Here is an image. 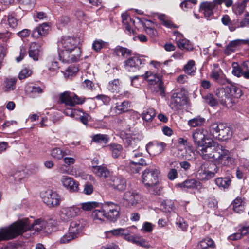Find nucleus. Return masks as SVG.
Returning <instances> with one entry per match:
<instances>
[{
	"label": "nucleus",
	"instance_id": "obj_1",
	"mask_svg": "<svg viewBox=\"0 0 249 249\" xmlns=\"http://www.w3.org/2000/svg\"><path fill=\"white\" fill-rule=\"evenodd\" d=\"M46 224V221L42 219H37L32 224H31L28 218L18 220L9 226L0 229V241L15 238L23 233L28 231L30 233L26 236L27 238L30 236L32 234H34L32 232L33 231L37 232L41 231H44Z\"/></svg>",
	"mask_w": 249,
	"mask_h": 249
},
{
	"label": "nucleus",
	"instance_id": "obj_2",
	"mask_svg": "<svg viewBox=\"0 0 249 249\" xmlns=\"http://www.w3.org/2000/svg\"><path fill=\"white\" fill-rule=\"evenodd\" d=\"M79 38L63 36L58 41L59 59L64 63H72L79 60L81 51L79 47Z\"/></svg>",
	"mask_w": 249,
	"mask_h": 249
},
{
	"label": "nucleus",
	"instance_id": "obj_3",
	"mask_svg": "<svg viewBox=\"0 0 249 249\" xmlns=\"http://www.w3.org/2000/svg\"><path fill=\"white\" fill-rule=\"evenodd\" d=\"M159 170L155 167L146 168L142 173V182L151 194L158 195L160 193V190L157 187L159 183Z\"/></svg>",
	"mask_w": 249,
	"mask_h": 249
},
{
	"label": "nucleus",
	"instance_id": "obj_4",
	"mask_svg": "<svg viewBox=\"0 0 249 249\" xmlns=\"http://www.w3.org/2000/svg\"><path fill=\"white\" fill-rule=\"evenodd\" d=\"M222 148V145L210 140L197 149L199 155L206 160L213 161L217 155L218 151Z\"/></svg>",
	"mask_w": 249,
	"mask_h": 249
},
{
	"label": "nucleus",
	"instance_id": "obj_5",
	"mask_svg": "<svg viewBox=\"0 0 249 249\" xmlns=\"http://www.w3.org/2000/svg\"><path fill=\"white\" fill-rule=\"evenodd\" d=\"M187 96L186 90L183 89H176L171 95L169 107L174 111L181 110L187 104Z\"/></svg>",
	"mask_w": 249,
	"mask_h": 249
},
{
	"label": "nucleus",
	"instance_id": "obj_6",
	"mask_svg": "<svg viewBox=\"0 0 249 249\" xmlns=\"http://www.w3.org/2000/svg\"><path fill=\"white\" fill-rule=\"evenodd\" d=\"M142 78L146 80L151 88L153 87L154 90L156 92H160L161 95L165 94L164 83L158 74L151 71H146L144 74L142 75Z\"/></svg>",
	"mask_w": 249,
	"mask_h": 249
},
{
	"label": "nucleus",
	"instance_id": "obj_7",
	"mask_svg": "<svg viewBox=\"0 0 249 249\" xmlns=\"http://www.w3.org/2000/svg\"><path fill=\"white\" fill-rule=\"evenodd\" d=\"M216 96L220 104L227 107H231L236 103V100L232 98L226 87L216 89Z\"/></svg>",
	"mask_w": 249,
	"mask_h": 249
},
{
	"label": "nucleus",
	"instance_id": "obj_8",
	"mask_svg": "<svg viewBox=\"0 0 249 249\" xmlns=\"http://www.w3.org/2000/svg\"><path fill=\"white\" fill-rule=\"evenodd\" d=\"M59 101L61 104H64L66 106L73 107L76 105L83 103L85 99L79 97L70 91H65L60 94Z\"/></svg>",
	"mask_w": 249,
	"mask_h": 249
},
{
	"label": "nucleus",
	"instance_id": "obj_9",
	"mask_svg": "<svg viewBox=\"0 0 249 249\" xmlns=\"http://www.w3.org/2000/svg\"><path fill=\"white\" fill-rule=\"evenodd\" d=\"M104 208L106 213V219L112 222L116 221L120 215L119 205L111 201H107L104 203Z\"/></svg>",
	"mask_w": 249,
	"mask_h": 249
},
{
	"label": "nucleus",
	"instance_id": "obj_10",
	"mask_svg": "<svg viewBox=\"0 0 249 249\" xmlns=\"http://www.w3.org/2000/svg\"><path fill=\"white\" fill-rule=\"evenodd\" d=\"M41 197L43 202L49 207L57 206L61 201L59 195L52 190H48L42 193Z\"/></svg>",
	"mask_w": 249,
	"mask_h": 249
},
{
	"label": "nucleus",
	"instance_id": "obj_11",
	"mask_svg": "<svg viewBox=\"0 0 249 249\" xmlns=\"http://www.w3.org/2000/svg\"><path fill=\"white\" fill-rule=\"evenodd\" d=\"M123 204L126 207H135L142 200L141 195L135 191H126L123 196Z\"/></svg>",
	"mask_w": 249,
	"mask_h": 249
},
{
	"label": "nucleus",
	"instance_id": "obj_12",
	"mask_svg": "<svg viewBox=\"0 0 249 249\" xmlns=\"http://www.w3.org/2000/svg\"><path fill=\"white\" fill-rule=\"evenodd\" d=\"M107 184L112 189L119 192L124 191L127 186L126 179L120 175L110 176Z\"/></svg>",
	"mask_w": 249,
	"mask_h": 249
},
{
	"label": "nucleus",
	"instance_id": "obj_13",
	"mask_svg": "<svg viewBox=\"0 0 249 249\" xmlns=\"http://www.w3.org/2000/svg\"><path fill=\"white\" fill-rule=\"evenodd\" d=\"M213 161L222 166H229L233 163L234 159L231 157L229 151L222 146Z\"/></svg>",
	"mask_w": 249,
	"mask_h": 249
},
{
	"label": "nucleus",
	"instance_id": "obj_14",
	"mask_svg": "<svg viewBox=\"0 0 249 249\" xmlns=\"http://www.w3.org/2000/svg\"><path fill=\"white\" fill-rule=\"evenodd\" d=\"M145 63V60L142 56L136 55L125 60L124 65L127 71L134 72L139 70Z\"/></svg>",
	"mask_w": 249,
	"mask_h": 249
},
{
	"label": "nucleus",
	"instance_id": "obj_15",
	"mask_svg": "<svg viewBox=\"0 0 249 249\" xmlns=\"http://www.w3.org/2000/svg\"><path fill=\"white\" fill-rule=\"evenodd\" d=\"M80 213V209L77 206L63 207L59 212L60 220L63 222L69 221L79 215Z\"/></svg>",
	"mask_w": 249,
	"mask_h": 249
},
{
	"label": "nucleus",
	"instance_id": "obj_16",
	"mask_svg": "<svg viewBox=\"0 0 249 249\" xmlns=\"http://www.w3.org/2000/svg\"><path fill=\"white\" fill-rule=\"evenodd\" d=\"M142 138V134L139 133L128 135L125 139L124 145L129 151H131L134 149H138L140 147V142Z\"/></svg>",
	"mask_w": 249,
	"mask_h": 249
},
{
	"label": "nucleus",
	"instance_id": "obj_17",
	"mask_svg": "<svg viewBox=\"0 0 249 249\" xmlns=\"http://www.w3.org/2000/svg\"><path fill=\"white\" fill-rule=\"evenodd\" d=\"M218 171L217 167L214 168L213 171H210L206 168L205 163H202L198 169L196 174L197 178L200 180H208L213 178L215 173Z\"/></svg>",
	"mask_w": 249,
	"mask_h": 249
},
{
	"label": "nucleus",
	"instance_id": "obj_18",
	"mask_svg": "<svg viewBox=\"0 0 249 249\" xmlns=\"http://www.w3.org/2000/svg\"><path fill=\"white\" fill-rule=\"evenodd\" d=\"M61 183L64 187L71 193L77 192L79 190V183L73 178L67 175L62 176Z\"/></svg>",
	"mask_w": 249,
	"mask_h": 249
},
{
	"label": "nucleus",
	"instance_id": "obj_19",
	"mask_svg": "<svg viewBox=\"0 0 249 249\" xmlns=\"http://www.w3.org/2000/svg\"><path fill=\"white\" fill-rule=\"evenodd\" d=\"M205 133L206 131L203 129H196L193 133V140L197 149L207 142L206 140H209Z\"/></svg>",
	"mask_w": 249,
	"mask_h": 249
},
{
	"label": "nucleus",
	"instance_id": "obj_20",
	"mask_svg": "<svg viewBox=\"0 0 249 249\" xmlns=\"http://www.w3.org/2000/svg\"><path fill=\"white\" fill-rule=\"evenodd\" d=\"M167 144L163 142L153 141L147 144L146 148L149 152H151L154 155H158L164 150Z\"/></svg>",
	"mask_w": 249,
	"mask_h": 249
},
{
	"label": "nucleus",
	"instance_id": "obj_21",
	"mask_svg": "<svg viewBox=\"0 0 249 249\" xmlns=\"http://www.w3.org/2000/svg\"><path fill=\"white\" fill-rule=\"evenodd\" d=\"M242 44H248L249 45V39H236L230 42L224 51V54L227 55H230L234 53L236 49Z\"/></svg>",
	"mask_w": 249,
	"mask_h": 249
},
{
	"label": "nucleus",
	"instance_id": "obj_22",
	"mask_svg": "<svg viewBox=\"0 0 249 249\" xmlns=\"http://www.w3.org/2000/svg\"><path fill=\"white\" fill-rule=\"evenodd\" d=\"M129 152L130 161L132 162L133 165H135L136 164H139L142 166L147 165L142 152H140L138 149H134Z\"/></svg>",
	"mask_w": 249,
	"mask_h": 249
},
{
	"label": "nucleus",
	"instance_id": "obj_23",
	"mask_svg": "<svg viewBox=\"0 0 249 249\" xmlns=\"http://www.w3.org/2000/svg\"><path fill=\"white\" fill-rule=\"evenodd\" d=\"M41 52V45L40 43L32 42L30 44L28 50L29 56L34 61L38 60Z\"/></svg>",
	"mask_w": 249,
	"mask_h": 249
},
{
	"label": "nucleus",
	"instance_id": "obj_24",
	"mask_svg": "<svg viewBox=\"0 0 249 249\" xmlns=\"http://www.w3.org/2000/svg\"><path fill=\"white\" fill-rule=\"evenodd\" d=\"M72 152L68 149H61L59 147L52 148L50 150V155L53 159L60 160L66 156L72 155Z\"/></svg>",
	"mask_w": 249,
	"mask_h": 249
},
{
	"label": "nucleus",
	"instance_id": "obj_25",
	"mask_svg": "<svg viewBox=\"0 0 249 249\" xmlns=\"http://www.w3.org/2000/svg\"><path fill=\"white\" fill-rule=\"evenodd\" d=\"M26 94L31 98H36L43 92V89L36 84L27 85L25 88Z\"/></svg>",
	"mask_w": 249,
	"mask_h": 249
},
{
	"label": "nucleus",
	"instance_id": "obj_26",
	"mask_svg": "<svg viewBox=\"0 0 249 249\" xmlns=\"http://www.w3.org/2000/svg\"><path fill=\"white\" fill-rule=\"evenodd\" d=\"M130 107V103L128 101L117 103L113 105L111 108V111L115 114H120L127 112Z\"/></svg>",
	"mask_w": 249,
	"mask_h": 249
},
{
	"label": "nucleus",
	"instance_id": "obj_27",
	"mask_svg": "<svg viewBox=\"0 0 249 249\" xmlns=\"http://www.w3.org/2000/svg\"><path fill=\"white\" fill-rule=\"evenodd\" d=\"M50 29V26L47 23H43L35 28L32 32V36L35 38H39L46 36Z\"/></svg>",
	"mask_w": 249,
	"mask_h": 249
},
{
	"label": "nucleus",
	"instance_id": "obj_28",
	"mask_svg": "<svg viewBox=\"0 0 249 249\" xmlns=\"http://www.w3.org/2000/svg\"><path fill=\"white\" fill-rule=\"evenodd\" d=\"M176 156L180 159L190 160L194 158L195 153L190 148L183 149L181 147H179L177 149Z\"/></svg>",
	"mask_w": 249,
	"mask_h": 249
},
{
	"label": "nucleus",
	"instance_id": "obj_29",
	"mask_svg": "<svg viewBox=\"0 0 249 249\" xmlns=\"http://www.w3.org/2000/svg\"><path fill=\"white\" fill-rule=\"evenodd\" d=\"M232 136V132L226 124H224L223 127L219 131L216 139L224 141L230 139Z\"/></svg>",
	"mask_w": 249,
	"mask_h": 249
},
{
	"label": "nucleus",
	"instance_id": "obj_30",
	"mask_svg": "<svg viewBox=\"0 0 249 249\" xmlns=\"http://www.w3.org/2000/svg\"><path fill=\"white\" fill-rule=\"evenodd\" d=\"M214 7L213 4L211 2H202L200 6V10L202 12L206 18H211L213 14Z\"/></svg>",
	"mask_w": 249,
	"mask_h": 249
},
{
	"label": "nucleus",
	"instance_id": "obj_31",
	"mask_svg": "<svg viewBox=\"0 0 249 249\" xmlns=\"http://www.w3.org/2000/svg\"><path fill=\"white\" fill-rule=\"evenodd\" d=\"M93 172L98 177L107 178L110 177V172L104 166H93Z\"/></svg>",
	"mask_w": 249,
	"mask_h": 249
},
{
	"label": "nucleus",
	"instance_id": "obj_32",
	"mask_svg": "<svg viewBox=\"0 0 249 249\" xmlns=\"http://www.w3.org/2000/svg\"><path fill=\"white\" fill-rule=\"evenodd\" d=\"M83 228V224L80 221H73L70 224L69 231L73 235H75V238H76L77 235L82 231Z\"/></svg>",
	"mask_w": 249,
	"mask_h": 249
},
{
	"label": "nucleus",
	"instance_id": "obj_33",
	"mask_svg": "<svg viewBox=\"0 0 249 249\" xmlns=\"http://www.w3.org/2000/svg\"><path fill=\"white\" fill-rule=\"evenodd\" d=\"M176 43L178 47L187 51H191L194 49L193 45L191 42L184 37L179 39H176Z\"/></svg>",
	"mask_w": 249,
	"mask_h": 249
},
{
	"label": "nucleus",
	"instance_id": "obj_34",
	"mask_svg": "<svg viewBox=\"0 0 249 249\" xmlns=\"http://www.w3.org/2000/svg\"><path fill=\"white\" fill-rule=\"evenodd\" d=\"M106 212L104 208V204L100 209H95L92 213V217L94 220L103 222L106 219Z\"/></svg>",
	"mask_w": 249,
	"mask_h": 249
},
{
	"label": "nucleus",
	"instance_id": "obj_35",
	"mask_svg": "<svg viewBox=\"0 0 249 249\" xmlns=\"http://www.w3.org/2000/svg\"><path fill=\"white\" fill-rule=\"evenodd\" d=\"M17 78L15 77L6 78L3 82V89L5 91L14 90L16 87Z\"/></svg>",
	"mask_w": 249,
	"mask_h": 249
},
{
	"label": "nucleus",
	"instance_id": "obj_36",
	"mask_svg": "<svg viewBox=\"0 0 249 249\" xmlns=\"http://www.w3.org/2000/svg\"><path fill=\"white\" fill-rule=\"evenodd\" d=\"M224 124L220 122H213L210 124L209 127V131L213 138L216 139L218 136L219 131L223 127Z\"/></svg>",
	"mask_w": 249,
	"mask_h": 249
},
{
	"label": "nucleus",
	"instance_id": "obj_37",
	"mask_svg": "<svg viewBox=\"0 0 249 249\" xmlns=\"http://www.w3.org/2000/svg\"><path fill=\"white\" fill-rule=\"evenodd\" d=\"M128 232L127 228H119L113 229L106 232V235L107 237H111L112 236H124L126 235Z\"/></svg>",
	"mask_w": 249,
	"mask_h": 249
},
{
	"label": "nucleus",
	"instance_id": "obj_38",
	"mask_svg": "<svg viewBox=\"0 0 249 249\" xmlns=\"http://www.w3.org/2000/svg\"><path fill=\"white\" fill-rule=\"evenodd\" d=\"M107 147L114 158H118L123 150V146L117 143H111Z\"/></svg>",
	"mask_w": 249,
	"mask_h": 249
},
{
	"label": "nucleus",
	"instance_id": "obj_39",
	"mask_svg": "<svg viewBox=\"0 0 249 249\" xmlns=\"http://www.w3.org/2000/svg\"><path fill=\"white\" fill-rule=\"evenodd\" d=\"M215 247L214 242L210 238H206L199 242L198 248L199 249H210Z\"/></svg>",
	"mask_w": 249,
	"mask_h": 249
},
{
	"label": "nucleus",
	"instance_id": "obj_40",
	"mask_svg": "<svg viewBox=\"0 0 249 249\" xmlns=\"http://www.w3.org/2000/svg\"><path fill=\"white\" fill-rule=\"evenodd\" d=\"M244 198L237 197L232 202L233 210L237 213H241L244 210Z\"/></svg>",
	"mask_w": 249,
	"mask_h": 249
},
{
	"label": "nucleus",
	"instance_id": "obj_41",
	"mask_svg": "<svg viewBox=\"0 0 249 249\" xmlns=\"http://www.w3.org/2000/svg\"><path fill=\"white\" fill-rule=\"evenodd\" d=\"M132 53V51L131 50L120 46H117L114 50V53L115 55L119 56L121 53V56L124 58L130 55Z\"/></svg>",
	"mask_w": 249,
	"mask_h": 249
},
{
	"label": "nucleus",
	"instance_id": "obj_42",
	"mask_svg": "<svg viewBox=\"0 0 249 249\" xmlns=\"http://www.w3.org/2000/svg\"><path fill=\"white\" fill-rule=\"evenodd\" d=\"M195 65V62L194 60H190L188 61L183 69L185 73L189 75H194L196 71Z\"/></svg>",
	"mask_w": 249,
	"mask_h": 249
},
{
	"label": "nucleus",
	"instance_id": "obj_43",
	"mask_svg": "<svg viewBox=\"0 0 249 249\" xmlns=\"http://www.w3.org/2000/svg\"><path fill=\"white\" fill-rule=\"evenodd\" d=\"M216 184L223 189H228L231 185V180L228 178H217L215 180Z\"/></svg>",
	"mask_w": 249,
	"mask_h": 249
},
{
	"label": "nucleus",
	"instance_id": "obj_44",
	"mask_svg": "<svg viewBox=\"0 0 249 249\" xmlns=\"http://www.w3.org/2000/svg\"><path fill=\"white\" fill-rule=\"evenodd\" d=\"M121 84V82L119 79H114L109 82L107 89L112 93H117L119 91Z\"/></svg>",
	"mask_w": 249,
	"mask_h": 249
},
{
	"label": "nucleus",
	"instance_id": "obj_45",
	"mask_svg": "<svg viewBox=\"0 0 249 249\" xmlns=\"http://www.w3.org/2000/svg\"><path fill=\"white\" fill-rule=\"evenodd\" d=\"M200 183L194 179H188L178 184V186L182 189H190L197 187Z\"/></svg>",
	"mask_w": 249,
	"mask_h": 249
},
{
	"label": "nucleus",
	"instance_id": "obj_46",
	"mask_svg": "<svg viewBox=\"0 0 249 249\" xmlns=\"http://www.w3.org/2000/svg\"><path fill=\"white\" fill-rule=\"evenodd\" d=\"M155 115V110L153 108H149L143 111L142 113V118L146 122H151Z\"/></svg>",
	"mask_w": 249,
	"mask_h": 249
},
{
	"label": "nucleus",
	"instance_id": "obj_47",
	"mask_svg": "<svg viewBox=\"0 0 249 249\" xmlns=\"http://www.w3.org/2000/svg\"><path fill=\"white\" fill-rule=\"evenodd\" d=\"M227 87L231 95L234 99L239 98L242 95V91L240 88L233 85L227 86Z\"/></svg>",
	"mask_w": 249,
	"mask_h": 249
},
{
	"label": "nucleus",
	"instance_id": "obj_48",
	"mask_svg": "<svg viewBox=\"0 0 249 249\" xmlns=\"http://www.w3.org/2000/svg\"><path fill=\"white\" fill-rule=\"evenodd\" d=\"M122 23L125 26V29L129 34H131V28L130 23L132 22L130 16L127 14H123L122 15Z\"/></svg>",
	"mask_w": 249,
	"mask_h": 249
},
{
	"label": "nucleus",
	"instance_id": "obj_49",
	"mask_svg": "<svg viewBox=\"0 0 249 249\" xmlns=\"http://www.w3.org/2000/svg\"><path fill=\"white\" fill-rule=\"evenodd\" d=\"M205 119L200 116H197L188 121V124L191 127H197L201 126L204 124Z\"/></svg>",
	"mask_w": 249,
	"mask_h": 249
},
{
	"label": "nucleus",
	"instance_id": "obj_50",
	"mask_svg": "<svg viewBox=\"0 0 249 249\" xmlns=\"http://www.w3.org/2000/svg\"><path fill=\"white\" fill-rule=\"evenodd\" d=\"M107 135L105 134H98L92 137V141L98 143H107L108 142Z\"/></svg>",
	"mask_w": 249,
	"mask_h": 249
},
{
	"label": "nucleus",
	"instance_id": "obj_51",
	"mask_svg": "<svg viewBox=\"0 0 249 249\" xmlns=\"http://www.w3.org/2000/svg\"><path fill=\"white\" fill-rule=\"evenodd\" d=\"M245 8V2H237L233 6L232 10L236 15H241L243 13Z\"/></svg>",
	"mask_w": 249,
	"mask_h": 249
},
{
	"label": "nucleus",
	"instance_id": "obj_52",
	"mask_svg": "<svg viewBox=\"0 0 249 249\" xmlns=\"http://www.w3.org/2000/svg\"><path fill=\"white\" fill-rule=\"evenodd\" d=\"M81 208L85 211H91L93 209L98 207L99 205L98 202L95 201L81 203Z\"/></svg>",
	"mask_w": 249,
	"mask_h": 249
},
{
	"label": "nucleus",
	"instance_id": "obj_53",
	"mask_svg": "<svg viewBox=\"0 0 249 249\" xmlns=\"http://www.w3.org/2000/svg\"><path fill=\"white\" fill-rule=\"evenodd\" d=\"M46 224L45 225L44 232L48 233H51L55 227L56 223L55 220L53 219H50L46 221Z\"/></svg>",
	"mask_w": 249,
	"mask_h": 249
},
{
	"label": "nucleus",
	"instance_id": "obj_54",
	"mask_svg": "<svg viewBox=\"0 0 249 249\" xmlns=\"http://www.w3.org/2000/svg\"><path fill=\"white\" fill-rule=\"evenodd\" d=\"M128 232L126 234V235H124V238L129 242L134 243L135 240V236L131 235V234L134 232V231L136 229L135 226L128 227H127Z\"/></svg>",
	"mask_w": 249,
	"mask_h": 249
},
{
	"label": "nucleus",
	"instance_id": "obj_55",
	"mask_svg": "<svg viewBox=\"0 0 249 249\" xmlns=\"http://www.w3.org/2000/svg\"><path fill=\"white\" fill-rule=\"evenodd\" d=\"M107 44V42L101 40L96 39L92 43V48L96 52H99Z\"/></svg>",
	"mask_w": 249,
	"mask_h": 249
},
{
	"label": "nucleus",
	"instance_id": "obj_56",
	"mask_svg": "<svg viewBox=\"0 0 249 249\" xmlns=\"http://www.w3.org/2000/svg\"><path fill=\"white\" fill-rule=\"evenodd\" d=\"M75 238H76L75 235H73L72 234H71L69 231L68 233L65 234L61 237L59 240V243L60 244H67Z\"/></svg>",
	"mask_w": 249,
	"mask_h": 249
},
{
	"label": "nucleus",
	"instance_id": "obj_57",
	"mask_svg": "<svg viewBox=\"0 0 249 249\" xmlns=\"http://www.w3.org/2000/svg\"><path fill=\"white\" fill-rule=\"evenodd\" d=\"M7 21L8 25L12 29L16 28L19 22L18 20L13 15H9L7 17Z\"/></svg>",
	"mask_w": 249,
	"mask_h": 249
},
{
	"label": "nucleus",
	"instance_id": "obj_58",
	"mask_svg": "<svg viewBox=\"0 0 249 249\" xmlns=\"http://www.w3.org/2000/svg\"><path fill=\"white\" fill-rule=\"evenodd\" d=\"M141 78H142V75L131 77V85L135 88H139L141 86L142 83Z\"/></svg>",
	"mask_w": 249,
	"mask_h": 249
},
{
	"label": "nucleus",
	"instance_id": "obj_59",
	"mask_svg": "<svg viewBox=\"0 0 249 249\" xmlns=\"http://www.w3.org/2000/svg\"><path fill=\"white\" fill-rule=\"evenodd\" d=\"M205 102L211 106H215L217 105L218 102L213 97L212 94H208L204 97Z\"/></svg>",
	"mask_w": 249,
	"mask_h": 249
},
{
	"label": "nucleus",
	"instance_id": "obj_60",
	"mask_svg": "<svg viewBox=\"0 0 249 249\" xmlns=\"http://www.w3.org/2000/svg\"><path fill=\"white\" fill-rule=\"evenodd\" d=\"M213 66L214 68L212 70L210 76L214 80H217L220 77L221 71L218 68V65L214 64Z\"/></svg>",
	"mask_w": 249,
	"mask_h": 249
},
{
	"label": "nucleus",
	"instance_id": "obj_61",
	"mask_svg": "<svg viewBox=\"0 0 249 249\" xmlns=\"http://www.w3.org/2000/svg\"><path fill=\"white\" fill-rule=\"evenodd\" d=\"M134 244L141 247H148V244L146 240L142 236H135Z\"/></svg>",
	"mask_w": 249,
	"mask_h": 249
},
{
	"label": "nucleus",
	"instance_id": "obj_62",
	"mask_svg": "<svg viewBox=\"0 0 249 249\" xmlns=\"http://www.w3.org/2000/svg\"><path fill=\"white\" fill-rule=\"evenodd\" d=\"M197 2L196 0H186L182 2L180 4V7L184 10L192 7L193 4H196Z\"/></svg>",
	"mask_w": 249,
	"mask_h": 249
},
{
	"label": "nucleus",
	"instance_id": "obj_63",
	"mask_svg": "<svg viewBox=\"0 0 249 249\" xmlns=\"http://www.w3.org/2000/svg\"><path fill=\"white\" fill-rule=\"evenodd\" d=\"M32 73V71L25 68L22 69L18 74V78L20 80L24 79L29 76H30Z\"/></svg>",
	"mask_w": 249,
	"mask_h": 249
},
{
	"label": "nucleus",
	"instance_id": "obj_64",
	"mask_svg": "<svg viewBox=\"0 0 249 249\" xmlns=\"http://www.w3.org/2000/svg\"><path fill=\"white\" fill-rule=\"evenodd\" d=\"M243 71L242 67L239 66L237 63H233V70L232 71V73L234 75L239 77L242 75Z\"/></svg>",
	"mask_w": 249,
	"mask_h": 249
}]
</instances>
